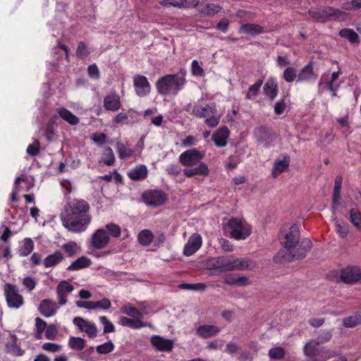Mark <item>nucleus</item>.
I'll return each instance as SVG.
<instances>
[{
  "label": "nucleus",
  "mask_w": 361,
  "mask_h": 361,
  "mask_svg": "<svg viewBox=\"0 0 361 361\" xmlns=\"http://www.w3.org/2000/svg\"><path fill=\"white\" fill-rule=\"evenodd\" d=\"M40 144L39 140H35L34 142L27 147V153L32 157L37 156L39 152Z\"/></svg>",
  "instance_id": "obj_58"
},
{
  "label": "nucleus",
  "mask_w": 361,
  "mask_h": 361,
  "mask_svg": "<svg viewBox=\"0 0 361 361\" xmlns=\"http://www.w3.org/2000/svg\"><path fill=\"white\" fill-rule=\"evenodd\" d=\"M339 35L349 40L351 43L358 42V35L352 29L344 28L339 32Z\"/></svg>",
  "instance_id": "obj_46"
},
{
  "label": "nucleus",
  "mask_w": 361,
  "mask_h": 361,
  "mask_svg": "<svg viewBox=\"0 0 361 361\" xmlns=\"http://www.w3.org/2000/svg\"><path fill=\"white\" fill-rule=\"evenodd\" d=\"M121 311L122 313L127 314L133 319H139L142 321L144 313L130 304L123 305Z\"/></svg>",
  "instance_id": "obj_33"
},
{
  "label": "nucleus",
  "mask_w": 361,
  "mask_h": 361,
  "mask_svg": "<svg viewBox=\"0 0 361 361\" xmlns=\"http://www.w3.org/2000/svg\"><path fill=\"white\" fill-rule=\"evenodd\" d=\"M117 152L121 159H128L133 156L134 151L121 142H117L116 145Z\"/></svg>",
  "instance_id": "obj_41"
},
{
  "label": "nucleus",
  "mask_w": 361,
  "mask_h": 361,
  "mask_svg": "<svg viewBox=\"0 0 361 361\" xmlns=\"http://www.w3.org/2000/svg\"><path fill=\"white\" fill-rule=\"evenodd\" d=\"M183 0H163L159 2V4L165 7L167 6H173L176 8H183Z\"/></svg>",
  "instance_id": "obj_63"
},
{
  "label": "nucleus",
  "mask_w": 361,
  "mask_h": 361,
  "mask_svg": "<svg viewBox=\"0 0 361 361\" xmlns=\"http://www.w3.org/2000/svg\"><path fill=\"white\" fill-rule=\"evenodd\" d=\"M296 71L293 67H288L283 72V78L286 82H291L296 78Z\"/></svg>",
  "instance_id": "obj_57"
},
{
  "label": "nucleus",
  "mask_w": 361,
  "mask_h": 361,
  "mask_svg": "<svg viewBox=\"0 0 361 361\" xmlns=\"http://www.w3.org/2000/svg\"><path fill=\"white\" fill-rule=\"evenodd\" d=\"M42 348L50 353H57L62 350V345L54 343H45L42 345Z\"/></svg>",
  "instance_id": "obj_60"
},
{
  "label": "nucleus",
  "mask_w": 361,
  "mask_h": 361,
  "mask_svg": "<svg viewBox=\"0 0 361 361\" xmlns=\"http://www.w3.org/2000/svg\"><path fill=\"white\" fill-rule=\"evenodd\" d=\"M154 238L152 232L149 229H144L137 235V240L143 246L149 245L152 242Z\"/></svg>",
  "instance_id": "obj_35"
},
{
  "label": "nucleus",
  "mask_w": 361,
  "mask_h": 361,
  "mask_svg": "<svg viewBox=\"0 0 361 361\" xmlns=\"http://www.w3.org/2000/svg\"><path fill=\"white\" fill-rule=\"evenodd\" d=\"M135 92L140 97L147 96L151 90V86L147 78L144 75H137L133 78Z\"/></svg>",
  "instance_id": "obj_14"
},
{
  "label": "nucleus",
  "mask_w": 361,
  "mask_h": 361,
  "mask_svg": "<svg viewBox=\"0 0 361 361\" xmlns=\"http://www.w3.org/2000/svg\"><path fill=\"white\" fill-rule=\"evenodd\" d=\"M262 82V80H258L255 84L252 85L246 93L245 98L249 100L255 99L259 93Z\"/></svg>",
  "instance_id": "obj_44"
},
{
  "label": "nucleus",
  "mask_w": 361,
  "mask_h": 361,
  "mask_svg": "<svg viewBox=\"0 0 361 361\" xmlns=\"http://www.w3.org/2000/svg\"><path fill=\"white\" fill-rule=\"evenodd\" d=\"M257 142L267 146L271 145L275 139V135L266 127H259L255 131Z\"/></svg>",
  "instance_id": "obj_19"
},
{
  "label": "nucleus",
  "mask_w": 361,
  "mask_h": 361,
  "mask_svg": "<svg viewBox=\"0 0 361 361\" xmlns=\"http://www.w3.org/2000/svg\"><path fill=\"white\" fill-rule=\"evenodd\" d=\"M334 221L336 233L341 238H346L349 233V225L343 221L338 220L337 219H334Z\"/></svg>",
  "instance_id": "obj_37"
},
{
  "label": "nucleus",
  "mask_w": 361,
  "mask_h": 361,
  "mask_svg": "<svg viewBox=\"0 0 361 361\" xmlns=\"http://www.w3.org/2000/svg\"><path fill=\"white\" fill-rule=\"evenodd\" d=\"M309 14L316 21L325 22L328 20L339 19L343 16L345 13L339 9L326 6L322 8L310 9Z\"/></svg>",
  "instance_id": "obj_9"
},
{
  "label": "nucleus",
  "mask_w": 361,
  "mask_h": 361,
  "mask_svg": "<svg viewBox=\"0 0 361 361\" xmlns=\"http://www.w3.org/2000/svg\"><path fill=\"white\" fill-rule=\"evenodd\" d=\"M211 268L219 269L221 271H228L239 269H252L255 263L248 258H238L233 255L220 256L209 260Z\"/></svg>",
  "instance_id": "obj_5"
},
{
  "label": "nucleus",
  "mask_w": 361,
  "mask_h": 361,
  "mask_svg": "<svg viewBox=\"0 0 361 361\" xmlns=\"http://www.w3.org/2000/svg\"><path fill=\"white\" fill-rule=\"evenodd\" d=\"M76 54L80 57H85L90 54V51L86 44L84 42H80L78 44Z\"/></svg>",
  "instance_id": "obj_64"
},
{
  "label": "nucleus",
  "mask_w": 361,
  "mask_h": 361,
  "mask_svg": "<svg viewBox=\"0 0 361 361\" xmlns=\"http://www.w3.org/2000/svg\"><path fill=\"white\" fill-rule=\"evenodd\" d=\"M118 324L122 326H128L133 329H139L147 326L141 319H130L124 316L120 317Z\"/></svg>",
  "instance_id": "obj_27"
},
{
  "label": "nucleus",
  "mask_w": 361,
  "mask_h": 361,
  "mask_svg": "<svg viewBox=\"0 0 361 361\" xmlns=\"http://www.w3.org/2000/svg\"><path fill=\"white\" fill-rule=\"evenodd\" d=\"M59 307L56 302L49 299H44L41 301L39 310L41 314L46 317L54 316L58 311Z\"/></svg>",
  "instance_id": "obj_21"
},
{
  "label": "nucleus",
  "mask_w": 361,
  "mask_h": 361,
  "mask_svg": "<svg viewBox=\"0 0 361 361\" xmlns=\"http://www.w3.org/2000/svg\"><path fill=\"white\" fill-rule=\"evenodd\" d=\"M151 343L157 350L161 352H170L173 348V341L171 339L164 338L159 336H152Z\"/></svg>",
  "instance_id": "obj_17"
},
{
  "label": "nucleus",
  "mask_w": 361,
  "mask_h": 361,
  "mask_svg": "<svg viewBox=\"0 0 361 361\" xmlns=\"http://www.w3.org/2000/svg\"><path fill=\"white\" fill-rule=\"evenodd\" d=\"M63 259V255L61 251H56L54 253L48 255L44 259V266L45 268L55 267Z\"/></svg>",
  "instance_id": "obj_31"
},
{
  "label": "nucleus",
  "mask_w": 361,
  "mask_h": 361,
  "mask_svg": "<svg viewBox=\"0 0 361 361\" xmlns=\"http://www.w3.org/2000/svg\"><path fill=\"white\" fill-rule=\"evenodd\" d=\"M361 279V273L357 267H348L343 269L341 273V279L346 283H350L359 281Z\"/></svg>",
  "instance_id": "obj_18"
},
{
  "label": "nucleus",
  "mask_w": 361,
  "mask_h": 361,
  "mask_svg": "<svg viewBox=\"0 0 361 361\" xmlns=\"http://www.w3.org/2000/svg\"><path fill=\"white\" fill-rule=\"evenodd\" d=\"M185 69H180L175 74H169L160 78L156 82L157 92L161 95L176 96L186 84Z\"/></svg>",
  "instance_id": "obj_4"
},
{
  "label": "nucleus",
  "mask_w": 361,
  "mask_h": 361,
  "mask_svg": "<svg viewBox=\"0 0 361 361\" xmlns=\"http://www.w3.org/2000/svg\"><path fill=\"white\" fill-rule=\"evenodd\" d=\"M104 107L113 112L118 111L121 107L120 96L115 92L106 95L104 98Z\"/></svg>",
  "instance_id": "obj_20"
},
{
  "label": "nucleus",
  "mask_w": 361,
  "mask_h": 361,
  "mask_svg": "<svg viewBox=\"0 0 361 361\" xmlns=\"http://www.w3.org/2000/svg\"><path fill=\"white\" fill-rule=\"evenodd\" d=\"M114 349V344L112 341H109L107 342H105L104 343H102L101 345H99L96 348V350L99 354H107L111 352H112Z\"/></svg>",
  "instance_id": "obj_51"
},
{
  "label": "nucleus",
  "mask_w": 361,
  "mask_h": 361,
  "mask_svg": "<svg viewBox=\"0 0 361 361\" xmlns=\"http://www.w3.org/2000/svg\"><path fill=\"white\" fill-rule=\"evenodd\" d=\"M240 34H247L251 35H257L264 32V28L257 24L245 23L242 25L238 30Z\"/></svg>",
  "instance_id": "obj_28"
},
{
  "label": "nucleus",
  "mask_w": 361,
  "mask_h": 361,
  "mask_svg": "<svg viewBox=\"0 0 361 361\" xmlns=\"http://www.w3.org/2000/svg\"><path fill=\"white\" fill-rule=\"evenodd\" d=\"M100 161L107 166H111L114 164L115 156L111 148L107 147L104 149Z\"/></svg>",
  "instance_id": "obj_40"
},
{
  "label": "nucleus",
  "mask_w": 361,
  "mask_h": 361,
  "mask_svg": "<svg viewBox=\"0 0 361 361\" xmlns=\"http://www.w3.org/2000/svg\"><path fill=\"white\" fill-rule=\"evenodd\" d=\"M317 345H316L315 343L314 339L310 341V342L306 343V345L304 347L305 354L309 357H314L316 352L317 350Z\"/></svg>",
  "instance_id": "obj_52"
},
{
  "label": "nucleus",
  "mask_w": 361,
  "mask_h": 361,
  "mask_svg": "<svg viewBox=\"0 0 361 361\" xmlns=\"http://www.w3.org/2000/svg\"><path fill=\"white\" fill-rule=\"evenodd\" d=\"M73 289V286L67 281H62L58 284L56 287V293L59 304L60 305H64L67 303L66 298L68 295L71 293Z\"/></svg>",
  "instance_id": "obj_15"
},
{
  "label": "nucleus",
  "mask_w": 361,
  "mask_h": 361,
  "mask_svg": "<svg viewBox=\"0 0 361 361\" xmlns=\"http://www.w3.org/2000/svg\"><path fill=\"white\" fill-rule=\"evenodd\" d=\"M73 324L80 332H85L88 337L94 338L97 335V328L94 323L80 317L73 319Z\"/></svg>",
  "instance_id": "obj_12"
},
{
  "label": "nucleus",
  "mask_w": 361,
  "mask_h": 361,
  "mask_svg": "<svg viewBox=\"0 0 361 361\" xmlns=\"http://www.w3.org/2000/svg\"><path fill=\"white\" fill-rule=\"evenodd\" d=\"M341 73L340 70L332 73L329 72L324 73L319 82V93H323L328 90L331 92L333 97L336 96L341 85V82L338 81Z\"/></svg>",
  "instance_id": "obj_8"
},
{
  "label": "nucleus",
  "mask_w": 361,
  "mask_h": 361,
  "mask_svg": "<svg viewBox=\"0 0 361 361\" xmlns=\"http://www.w3.org/2000/svg\"><path fill=\"white\" fill-rule=\"evenodd\" d=\"M229 133L230 132L227 127H222L213 133L212 139L216 147H223L227 145Z\"/></svg>",
  "instance_id": "obj_22"
},
{
  "label": "nucleus",
  "mask_w": 361,
  "mask_h": 361,
  "mask_svg": "<svg viewBox=\"0 0 361 361\" xmlns=\"http://www.w3.org/2000/svg\"><path fill=\"white\" fill-rule=\"evenodd\" d=\"M263 90L264 94L273 100L278 94V85L276 78H269L263 87Z\"/></svg>",
  "instance_id": "obj_25"
},
{
  "label": "nucleus",
  "mask_w": 361,
  "mask_h": 361,
  "mask_svg": "<svg viewBox=\"0 0 361 361\" xmlns=\"http://www.w3.org/2000/svg\"><path fill=\"white\" fill-rule=\"evenodd\" d=\"M91 264V260L87 257L82 256L72 262L67 269L75 271L88 267Z\"/></svg>",
  "instance_id": "obj_34"
},
{
  "label": "nucleus",
  "mask_w": 361,
  "mask_h": 361,
  "mask_svg": "<svg viewBox=\"0 0 361 361\" xmlns=\"http://www.w3.org/2000/svg\"><path fill=\"white\" fill-rule=\"evenodd\" d=\"M148 174V170L145 165L140 164L133 168L128 172V177L135 181L145 180Z\"/></svg>",
  "instance_id": "obj_23"
},
{
  "label": "nucleus",
  "mask_w": 361,
  "mask_h": 361,
  "mask_svg": "<svg viewBox=\"0 0 361 361\" xmlns=\"http://www.w3.org/2000/svg\"><path fill=\"white\" fill-rule=\"evenodd\" d=\"M219 331L220 328L215 325H201L196 329V334L203 338L214 336Z\"/></svg>",
  "instance_id": "obj_24"
},
{
  "label": "nucleus",
  "mask_w": 361,
  "mask_h": 361,
  "mask_svg": "<svg viewBox=\"0 0 361 361\" xmlns=\"http://www.w3.org/2000/svg\"><path fill=\"white\" fill-rule=\"evenodd\" d=\"M58 334L57 328L55 325L51 324L47 326L44 332L45 338L49 340H54Z\"/></svg>",
  "instance_id": "obj_61"
},
{
  "label": "nucleus",
  "mask_w": 361,
  "mask_h": 361,
  "mask_svg": "<svg viewBox=\"0 0 361 361\" xmlns=\"http://www.w3.org/2000/svg\"><path fill=\"white\" fill-rule=\"evenodd\" d=\"M22 183L25 188L26 191L30 190L34 186V178L32 176L23 175L16 178L15 180V187H18L19 183Z\"/></svg>",
  "instance_id": "obj_43"
},
{
  "label": "nucleus",
  "mask_w": 361,
  "mask_h": 361,
  "mask_svg": "<svg viewBox=\"0 0 361 361\" xmlns=\"http://www.w3.org/2000/svg\"><path fill=\"white\" fill-rule=\"evenodd\" d=\"M226 226L231 237L237 240L246 239L252 233L251 225L243 219L231 218Z\"/></svg>",
  "instance_id": "obj_7"
},
{
  "label": "nucleus",
  "mask_w": 361,
  "mask_h": 361,
  "mask_svg": "<svg viewBox=\"0 0 361 361\" xmlns=\"http://www.w3.org/2000/svg\"><path fill=\"white\" fill-rule=\"evenodd\" d=\"M204 154L196 149L186 150L178 157V161L184 166V175L190 178L195 176H207L209 169L206 164L202 162Z\"/></svg>",
  "instance_id": "obj_3"
},
{
  "label": "nucleus",
  "mask_w": 361,
  "mask_h": 361,
  "mask_svg": "<svg viewBox=\"0 0 361 361\" xmlns=\"http://www.w3.org/2000/svg\"><path fill=\"white\" fill-rule=\"evenodd\" d=\"M34 250V243L30 238H26L23 240V245L18 250V253L21 257H26L29 255Z\"/></svg>",
  "instance_id": "obj_36"
},
{
  "label": "nucleus",
  "mask_w": 361,
  "mask_h": 361,
  "mask_svg": "<svg viewBox=\"0 0 361 361\" xmlns=\"http://www.w3.org/2000/svg\"><path fill=\"white\" fill-rule=\"evenodd\" d=\"M56 111L59 116L70 125L75 126L79 123V118L67 109L61 107Z\"/></svg>",
  "instance_id": "obj_29"
},
{
  "label": "nucleus",
  "mask_w": 361,
  "mask_h": 361,
  "mask_svg": "<svg viewBox=\"0 0 361 361\" xmlns=\"http://www.w3.org/2000/svg\"><path fill=\"white\" fill-rule=\"evenodd\" d=\"M192 114L198 118H204L206 125L212 128L216 127L221 119V114H219L214 103L204 106L195 105L192 109Z\"/></svg>",
  "instance_id": "obj_6"
},
{
  "label": "nucleus",
  "mask_w": 361,
  "mask_h": 361,
  "mask_svg": "<svg viewBox=\"0 0 361 361\" xmlns=\"http://www.w3.org/2000/svg\"><path fill=\"white\" fill-rule=\"evenodd\" d=\"M202 240L200 234H192L188 239L183 250V254L190 257L196 252L202 246Z\"/></svg>",
  "instance_id": "obj_16"
},
{
  "label": "nucleus",
  "mask_w": 361,
  "mask_h": 361,
  "mask_svg": "<svg viewBox=\"0 0 361 361\" xmlns=\"http://www.w3.org/2000/svg\"><path fill=\"white\" fill-rule=\"evenodd\" d=\"M290 158L285 156L282 159L276 160L272 169V176L276 177L281 173L283 172L289 166Z\"/></svg>",
  "instance_id": "obj_30"
},
{
  "label": "nucleus",
  "mask_w": 361,
  "mask_h": 361,
  "mask_svg": "<svg viewBox=\"0 0 361 361\" xmlns=\"http://www.w3.org/2000/svg\"><path fill=\"white\" fill-rule=\"evenodd\" d=\"M109 235L104 228L97 229L91 236L90 246L100 250L106 247L109 243Z\"/></svg>",
  "instance_id": "obj_13"
},
{
  "label": "nucleus",
  "mask_w": 361,
  "mask_h": 361,
  "mask_svg": "<svg viewBox=\"0 0 361 361\" xmlns=\"http://www.w3.org/2000/svg\"><path fill=\"white\" fill-rule=\"evenodd\" d=\"M361 324V315L359 314L349 316L343 320V324L346 328H353Z\"/></svg>",
  "instance_id": "obj_45"
},
{
  "label": "nucleus",
  "mask_w": 361,
  "mask_h": 361,
  "mask_svg": "<svg viewBox=\"0 0 361 361\" xmlns=\"http://www.w3.org/2000/svg\"><path fill=\"white\" fill-rule=\"evenodd\" d=\"M106 229L114 238H118L121 235V228L117 224L114 223L108 224L106 225Z\"/></svg>",
  "instance_id": "obj_59"
},
{
  "label": "nucleus",
  "mask_w": 361,
  "mask_h": 361,
  "mask_svg": "<svg viewBox=\"0 0 361 361\" xmlns=\"http://www.w3.org/2000/svg\"><path fill=\"white\" fill-rule=\"evenodd\" d=\"M300 238L299 227L296 224L283 228L280 232L279 240L284 249L278 252L276 262L285 263L305 258L312 248V242L308 238L300 240Z\"/></svg>",
  "instance_id": "obj_1"
},
{
  "label": "nucleus",
  "mask_w": 361,
  "mask_h": 361,
  "mask_svg": "<svg viewBox=\"0 0 361 361\" xmlns=\"http://www.w3.org/2000/svg\"><path fill=\"white\" fill-rule=\"evenodd\" d=\"M52 53L55 55L57 59H62L63 58L68 59V47L59 42L56 47L53 48Z\"/></svg>",
  "instance_id": "obj_49"
},
{
  "label": "nucleus",
  "mask_w": 361,
  "mask_h": 361,
  "mask_svg": "<svg viewBox=\"0 0 361 361\" xmlns=\"http://www.w3.org/2000/svg\"><path fill=\"white\" fill-rule=\"evenodd\" d=\"M191 73L195 77H202L204 75V69L197 60H193L191 63Z\"/></svg>",
  "instance_id": "obj_54"
},
{
  "label": "nucleus",
  "mask_w": 361,
  "mask_h": 361,
  "mask_svg": "<svg viewBox=\"0 0 361 361\" xmlns=\"http://www.w3.org/2000/svg\"><path fill=\"white\" fill-rule=\"evenodd\" d=\"M142 198L147 205L159 207L163 205L167 200L166 194L158 190H152L145 192Z\"/></svg>",
  "instance_id": "obj_11"
},
{
  "label": "nucleus",
  "mask_w": 361,
  "mask_h": 361,
  "mask_svg": "<svg viewBox=\"0 0 361 361\" xmlns=\"http://www.w3.org/2000/svg\"><path fill=\"white\" fill-rule=\"evenodd\" d=\"M85 345V339L80 337L71 336L68 340V346L75 351L82 350Z\"/></svg>",
  "instance_id": "obj_39"
},
{
  "label": "nucleus",
  "mask_w": 361,
  "mask_h": 361,
  "mask_svg": "<svg viewBox=\"0 0 361 361\" xmlns=\"http://www.w3.org/2000/svg\"><path fill=\"white\" fill-rule=\"evenodd\" d=\"M99 322L104 326L103 332L104 334L111 333L115 331V326L114 324L108 319V318L105 316H100L99 317Z\"/></svg>",
  "instance_id": "obj_50"
},
{
  "label": "nucleus",
  "mask_w": 361,
  "mask_h": 361,
  "mask_svg": "<svg viewBox=\"0 0 361 361\" xmlns=\"http://www.w3.org/2000/svg\"><path fill=\"white\" fill-rule=\"evenodd\" d=\"M95 310L101 309L103 310H107L111 307V301L106 298H104L101 300L94 301Z\"/></svg>",
  "instance_id": "obj_62"
},
{
  "label": "nucleus",
  "mask_w": 361,
  "mask_h": 361,
  "mask_svg": "<svg viewBox=\"0 0 361 361\" xmlns=\"http://www.w3.org/2000/svg\"><path fill=\"white\" fill-rule=\"evenodd\" d=\"M317 75L314 73L311 65L305 66L298 75V82H311L317 79Z\"/></svg>",
  "instance_id": "obj_26"
},
{
  "label": "nucleus",
  "mask_w": 361,
  "mask_h": 361,
  "mask_svg": "<svg viewBox=\"0 0 361 361\" xmlns=\"http://www.w3.org/2000/svg\"><path fill=\"white\" fill-rule=\"evenodd\" d=\"M16 340V336H13L11 341L6 343V348L8 353L16 356H21L24 354V350L18 345Z\"/></svg>",
  "instance_id": "obj_38"
},
{
  "label": "nucleus",
  "mask_w": 361,
  "mask_h": 361,
  "mask_svg": "<svg viewBox=\"0 0 361 361\" xmlns=\"http://www.w3.org/2000/svg\"><path fill=\"white\" fill-rule=\"evenodd\" d=\"M285 351L283 348L275 347L269 350V355L271 359L280 360L284 357Z\"/></svg>",
  "instance_id": "obj_53"
},
{
  "label": "nucleus",
  "mask_w": 361,
  "mask_h": 361,
  "mask_svg": "<svg viewBox=\"0 0 361 361\" xmlns=\"http://www.w3.org/2000/svg\"><path fill=\"white\" fill-rule=\"evenodd\" d=\"M332 337V334L329 331H322L317 338H315L316 345L326 343Z\"/></svg>",
  "instance_id": "obj_56"
},
{
  "label": "nucleus",
  "mask_w": 361,
  "mask_h": 361,
  "mask_svg": "<svg viewBox=\"0 0 361 361\" xmlns=\"http://www.w3.org/2000/svg\"><path fill=\"white\" fill-rule=\"evenodd\" d=\"M4 295L9 308L19 309L24 304L23 297L20 294L18 287L15 285L6 283Z\"/></svg>",
  "instance_id": "obj_10"
},
{
  "label": "nucleus",
  "mask_w": 361,
  "mask_h": 361,
  "mask_svg": "<svg viewBox=\"0 0 361 361\" xmlns=\"http://www.w3.org/2000/svg\"><path fill=\"white\" fill-rule=\"evenodd\" d=\"M222 7L219 4H207L199 9L200 16L202 17L214 16L221 11Z\"/></svg>",
  "instance_id": "obj_32"
},
{
  "label": "nucleus",
  "mask_w": 361,
  "mask_h": 361,
  "mask_svg": "<svg viewBox=\"0 0 361 361\" xmlns=\"http://www.w3.org/2000/svg\"><path fill=\"white\" fill-rule=\"evenodd\" d=\"M128 115L123 112H120L116 114L112 119V123L114 125H122V124H128Z\"/></svg>",
  "instance_id": "obj_55"
},
{
  "label": "nucleus",
  "mask_w": 361,
  "mask_h": 361,
  "mask_svg": "<svg viewBox=\"0 0 361 361\" xmlns=\"http://www.w3.org/2000/svg\"><path fill=\"white\" fill-rule=\"evenodd\" d=\"M350 221L352 224L359 231H361V213L356 209L350 211Z\"/></svg>",
  "instance_id": "obj_48"
},
{
  "label": "nucleus",
  "mask_w": 361,
  "mask_h": 361,
  "mask_svg": "<svg viewBox=\"0 0 361 361\" xmlns=\"http://www.w3.org/2000/svg\"><path fill=\"white\" fill-rule=\"evenodd\" d=\"M63 250L68 256H73L80 252V246L75 241H69L63 245Z\"/></svg>",
  "instance_id": "obj_47"
},
{
  "label": "nucleus",
  "mask_w": 361,
  "mask_h": 361,
  "mask_svg": "<svg viewBox=\"0 0 361 361\" xmlns=\"http://www.w3.org/2000/svg\"><path fill=\"white\" fill-rule=\"evenodd\" d=\"M90 209L85 200H73L70 202L61 214L63 226L73 233L84 232L92 221Z\"/></svg>",
  "instance_id": "obj_2"
},
{
  "label": "nucleus",
  "mask_w": 361,
  "mask_h": 361,
  "mask_svg": "<svg viewBox=\"0 0 361 361\" xmlns=\"http://www.w3.org/2000/svg\"><path fill=\"white\" fill-rule=\"evenodd\" d=\"M342 178L337 176L334 183V193H333V207H336L339 204L340 192L341 189Z\"/></svg>",
  "instance_id": "obj_42"
}]
</instances>
